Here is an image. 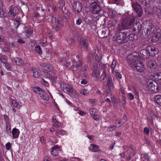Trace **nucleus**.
Segmentation results:
<instances>
[{"mask_svg": "<svg viewBox=\"0 0 161 161\" xmlns=\"http://www.w3.org/2000/svg\"><path fill=\"white\" fill-rule=\"evenodd\" d=\"M82 22L81 20L80 19H78L76 21V24L77 25H80Z\"/></svg>", "mask_w": 161, "mask_h": 161, "instance_id": "nucleus-59", "label": "nucleus"}, {"mask_svg": "<svg viewBox=\"0 0 161 161\" xmlns=\"http://www.w3.org/2000/svg\"><path fill=\"white\" fill-rule=\"evenodd\" d=\"M144 132L145 134H146L147 136L149 135L150 130L148 127H146L144 129Z\"/></svg>", "mask_w": 161, "mask_h": 161, "instance_id": "nucleus-45", "label": "nucleus"}, {"mask_svg": "<svg viewBox=\"0 0 161 161\" xmlns=\"http://www.w3.org/2000/svg\"><path fill=\"white\" fill-rule=\"evenodd\" d=\"M33 91L36 93L40 94L43 90L41 88L39 87H36L34 88L33 89Z\"/></svg>", "mask_w": 161, "mask_h": 161, "instance_id": "nucleus-31", "label": "nucleus"}, {"mask_svg": "<svg viewBox=\"0 0 161 161\" xmlns=\"http://www.w3.org/2000/svg\"><path fill=\"white\" fill-rule=\"evenodd\" d=\"M127 34L125 32H119L116 33L113 37L114 42H117L119 44L127 42L126 37Z\"/></svg>", "mask_w": 161, "mask_h": 161, "instance_id": "nucleus-3", "label": "nucleus"}, {"mask_svg": "<svg viewBox=\"0 0 161 161\" xmlns=\"http://www.w3.org/2000/svg\"><path fill=\"white\" fill-rule=\"evenodd\" d=\"M107 86L110 91H111V90L113 89L114 88V86L112 82L111 78H109L108 79L107 81Z\"/></svg>", "mask_w": 161, "mask_h": 161, "instance_id": "nucleus-19", "label": "nucleus"}, {"mask_svg": "<svg viewBox=\"0 0 161 161\" xmlns=\"http://www.w3.org/2000/svg\"><path fill=\"white\" fill-rule=\"evenodd\" d=\"M156 86L155 88L154 91H153V92L157 93L159 92L160 90V87L157 84V86L155 85Z\"/></svg>", "mask_w": 161, "mask_h": 161, "instance_id": "nucleus-50", "label": "nucleus"}, {"mask_svg": "<svg viewBox=\"0 0 161 161\" xmlns=\"http://www.w3.org/2000/svg\"><path fill=\"white\" fill-rule=\"evenodd\" d=\"M6 129L7 130V132L10 133L11 132V127L9 124H7Z\"/></svg>", "mask_w": 161, "mask_h": 161, "instance_id": "nucleus-54", "label": "nucleus"}, {"mask_svg": "<svg viewBox=\"0 0 161 161\" xmlns=\"http://www.w3.org/2000/svg\"><path fill=\"white\" fill-rule=\"evenodd\" d=\"M62 21V18L58 17L55 24L53 26V29H55L56 31H58L63 26Z\"/></svg>", "mask_w": 161, "mask_h": 161, "instance_id": "nucleus-6", "label": "nucleus"}, {"mask_svg": "<svg viewBox=\"0 0 161 161\" xmlns=\"http://www.w3.org/2000/svg\"><path fill=\"white\" fill-rule=\"evenodd\" d=\"M55 131L57 134L60 135H67V133L66 131L62 130H57Z\"/></svg>", "mask_w": 161, "mask_h": 161, "instance_id": "nucleus-27", "label": "nucleus"}, {"mask_svg": "<svg viewBox=\"0 0 161 161\" xmlns=\"http://www.w3.org/2000/svg\"><path fill=\"white\" fill-rule=\"evenodd\" d=\"M31 70L32 71L33 76L34 77L38 78L40 77V73L39 69L37 68H32Z\"/></svg>", "mask_w": 161, "mask_h": 161, "instance_id": "nucleus-17", "label": "nucleus"}, {"mask_svg": "<svg viewBox=\"0 0 161 161\" xmlns=\"http://www.w3.org/2000/svg\"><path fill=\"white\" fill-rule=\"evenodd\" d=\"M5 146L7 149L8 150H9L11 148V145L10 142H8V143L6 144Z\"/></svg>", "mask_w": 161, "mask_h": 161, "instance_id": "nucleus-52", "label": "nucleus"}, {"mask_svg": "<svg viewBox=\"0 0 161 161\" xmlns=\"http://www.w3.org/2000/svg\"><path fill=\"white\" fill-rule=\"evenodd\" d=\"M5 17V13L3 11L2 8L0 9V17L4 18Z\"/></svg>", "mask_w": 161, "mask_h": 161, "instance_id": "nucleus-49", "label": "nucleus"}, {"mask_svg": "<svg viewBox=\"0 0 161 161\" xmlns=\"http://www.w3.org/2000/svg\"><path fill=\"white\" fill-rule=\"evenodd\" d=\"M12 104L14 108L17 107L18 105V103L15 100H13L12 101Z\"/></svg>", "mask_w": 161, "mask_h": 161, "instance_id": "nucleus-48", "label": "nucleus"}, {"mask_svg": "<svg viewBox=\"0 0 161 161\" xmlns=\"http://www.w3.org/2000/svg\"><path fill=\"white\" fill-rule=\"evenodd\" d=\"M18 9L16 7H15L13 8H11L10 9L9 13L10 14L12 18H14L16 15V14L17 13Z\"/></svg>", "mask_w": 161, "mask_h": 161, "instance_id": "nucleus-20", "label": "nucleus"}, {"mask_svg": "<svg viewBox=\"0 0 161 161\" xmlns=\"http://www.w3.org/2000/svg\"><path fill=\"white\" fill-rule=\"evenodd\" d=\"M50 159L48 156L44 158V161H50Z\"/></svg>", "mask_w": 161, "mask_h": 161, "instance_id": "nucleus-63", "label": "nucleus"}, {"mask_svg": "<svg viewBox=\"0 0 161 161\" xmlns=\"http://www.w3.org/2000/svg\"><path fill=\"white\" fill-rule=\"evenodd\" d=\"M82 65V62L80 61H79L76 63V64L72 65L71 66V68L73 71H76L78 69L79 67H81Z\"/></svg>", "mask_w": 161, "mask_h": 161, "instance_id": "nucleus-15", "label": "nucleus"}, {"mask_svg": "<svg viewBox=\"0 0 161 161\" xmlns=\"http://www.w3.org/2000/svg\"><path fill=\"white\" fill-rule=\"evenodd\" d=\"M93 118L94 119L97 121L101 120L102 119V117L98 115H94L93 116Z\"/></svg>", "mask_w": 161, "mask_h": 161, "instance_id": "nucleus-43", "label": "nucleus"}, {"mask_svg": "<svg viewBox=\"0 0 161 161\" xmlns=\"http://www.w3.org/2000/svg\"><path fill=\"white\" fill-rule=\"evenodd\" d=\"M79 114L81 115V116H84L86 114V113L83 111H80L79 112Z\"/></svg>", "mask_w": 161, "mask_h": 161, "instance_id": "nucleus-62", "label": "nucleus"}, {"mask_svg": "<svg viewBox=\"0 0 161 161\" xmlns=\"http://www.w3.org/2000/svg\"><path fill=\"white\" fill-rule=\"evenodd\" d=\"M80 92L81 94L85 96L87 95L89 93L88 91L84 89H81Z\"/></svg>", "mask_w": 161, "mask_h": 161, "instance_id": "nucleus-35", "label": "nucleus"}, {"mask_svg": "<svg viewBox=\"0 0 161 161\" xmlns=\"http://www.w3.org/2000/svg\"><path fill=\"white\" fill-rule=\"evenodd\" d=\"M128 95L130 100H132L134 99V95L131 93H128Z\"/></svg>", "mask_w": 161, "mask_h": 161, "instance_id": "nucleus-53", "label": "nucleus"}, {"mask_svg": "<svg viewBox=\"0 0 161 161\" xmlns=\"http://www.w3.org/2000/svg\"><path fill=\"white\" fill-rule=\"evenodd\" d=\"M155 85L157 86V83L156 82H150L147 85L146 90L148 91L153 92V91H154L155 88L156 86Z\"/></svg>", "mask_w": 161, "mask_h": 161, "instance_id": "nucleus-10", "label": "nucleus"}, {"mask_svg": "<svg viewBox=\"0 0 161 161\" xmlns=\"http://www.w3.org/2000/svg\"><path fill=\"white\" fill-rule=\"evenodd\" d=\"M111 99L113 104H117V99L114 96L112 97Z\"/></svg>", "mask_w": 161, "mask_h": 161, "instance_id": "nucleus-47", "label": "nucleus"}, {"mask_svg": "<svg viewBox=\"0 0 161 161\" xmlns=\"http://www.w3.org/2000/svg\"><path fill=\"white\" fill-rule=\"evenodd\" d=\"M116 125H112L109 126L108 127V129L110 131H112L114 130L116 128Z\"/></svg>", "mask_w": 161, "mask_h": 161, "instance_id": "nucleus-44", "label": "nucleus"}, {"mask_svg": "<svg viewBox=\"0 0 161 161\" xmlns=\"http://www.w3.org/2000/svg\"><path fill=\"white\" fill-rule=\"evenodd\" d=\"M61 89L63 91L70 96H76L77 94V92L74 90L72 86L65 83H62L61 84Z\"/></svg>", "mask_w": 161, "mask_h": 161, "instance_id": "nucleus-4", "label": "nucleus"}, {"mask_svg": "<svg viewBox=\"0 0 161 161\" xmlns=\"http://www.w3.org/2000/svg\"><path fill=\"white\" fill-rule=\"evenodd\" d=\"M4 64L5 68L8 70L11 71L12 70V67L7 62L6 63H5V64Z\"/></svg>", "mask_w": 161, "mask_h": 161, "instance_id": "nucleus-41", "label": "nucleus"}, {"mask_svg": "<svg viewBox=\"0 0 161 161\" xmlns=\"http://www.w3.org/2000/svg\"><path fill=\"white\" fill-rule=\"evenodd\" d=\"M79 44L85 48H86L88 46V41L86 39L84 38H81L80 39Z\"/></svg>", "mask_w": 161, "mask_h": 161, "instance_id": "nucleus-14", "label": "nucleus"}, {"mask_svg": "<svg viewBox=\"0 0 161 161\" xmlns=\"http://www.w3.org/2000/svg\"><path fill=\"white\" fill-rule=\"evenodd\" d=\"M113 74L115 75L117 79H120L122 77L121 75L119 72H116L115 71V73Z\"/></svg>", "mask_w": 161, "mask_h": 161, "instance_id": "nucleus-46", "label": "nucleus"}, {"mask_svg": "<svg viewBox=\"0 0 161 161\" xmlns=\"http://www.w3.org/2000/svg\"><path fill=\"white\" fill-rule=\"evenodd\" d=\"M133 9L138 14L139 16H140L142 12V10L140 4L137 3H131Z\"/></svg>", "mask_w": 161, "mask_h": 161, "instance_id": "nucleus-7", "label": "nucleus"}, {"mask_svg": "<svg viewBox=\"0 0 161 161\" xmlns=\"http://www.w3.org/2000/svg\"><path fill=\"white\" fill-rule=\"evenodd\" d=\"M99 147L98 146L92 144H91L90 148V149L92 150V151L95 152L100 151L99 150Z\"/></svg>", "mask_w": 161, "mask_h": 161, "instance_id": "nucleus-22", "label": "nucleus"}, {"mask_svg": "<svg viewBox=\"0 0 161 161\" xmlns=\"http://www.w3.org/2000/svg\"><path fill=\"white\" fill-rule=\"evenodd\" d=\"M72 6L75 13H78L80 12L82 10V4L79 2H75L73 4Z\"/></svg>", "mask_w": 161, "mask_h": 161, "instance_id": "nucleus-9", "label": "nucleus"}, {"mask_svg": "<svg viewBox=\"0 0 161 161\" xmlns=\"http://www.w3.org/2000/svg\"><path fill=\"white\" fill-rule=\"evenodd\" d=\"M118 124L119 125V126H118V127L122 125V122L121 121H119L118 122H115V125L117 126H118Z\"/></svg>", "mask_w": 161, "mask_h": 161, "instance_id": "nucleus-61", "label": "nucleus"}, {"mask_svg": "<svg viewBox=\"0 0 161 161\" xmlns=\"http://www.w3.org/2000/svg\"><path fill=\"white\" fill-rule=\"evenodd\" d=\"M18 41V42L20 44L24 43L25 42V41L22 39H19Z\"/></svg>", "mask_w": 161, "mask_h": 161, "instance_id": "nucleus-58", "label": "nucleus"}, {"mask_svg": "<svg viewBox=\"0 0 161 161\" xmlns=\"http://www.w3.org/2000/svg\"><path fill=\"white\" fill-rule=\"evenodd\" d=\"M42 82L43 85H44L45 86L47 87L49 86V85L48 83L46 81H45L43 79L42 80Z\"/></svg>", "mask_w": 161, "mask_h": 161, "instance_id": "nucleus-55", "label": "nucleus"}, {"mask_svg": "<svg viewBox=\"0 0 161 161\" xmlns=\"http://www.w3.org/2000/svg\"><path fill=\"white\" fill-rule=\"evenodd\" d=\"M35 50L37 53L39 54L42 53V49L40 46L39 45H37L35 47Z\"/></svg>", "mask_w": 161, "mask_h": 161, "instance_id": "nucleus-42", "label": "nucleus"}, {"mask_svg": "<svg viewBox=\"0 0 161 161\" xmlns=\"http://www.w3.org/2000/svg\"><path fill=\"white\" fill-rule=\"evenodd\" d=\"M65 101L66 103L69 105H72V103L69 101L67 99H65Z\"/></svg>", "mask_w": 161, "mask_h": 161, "instance_id": "nucleus-64", "label": "nucleus"}, {"mask_svg": "<svg viewBox=\"0 0 161 161\" xmlns=\"http://www.w3.org/2000/svg\"><path fill=\"white\" fill-rule=\"evenodd\" d=\"M135 36L134 34H130L126 37V39H127V42L129 40L133 41L135 39Z\"/></svg>", "mask_w": 161, "mask_h": 161, "instance_id": "nucleus-28", "label": "nucleus"}, {"mask_svg": "<svg viewBox=\"0 0 161 161\" xmlns=\"http://www.w3.org/2000/svg\"><path fill=\"white\" fill-rule=\"evenodd\" d=\"M107 77V75L106 74L105 70L103 69V72L101 76V78L103 80L106 81V78Z\"/></svg>", "mask_w": 161, "mask_h": 161, "instance_id": "nucleus-34", "label": "nucleus"}, {"mask_svg": "<svg viewBox=\"0 0 161 161\" xmlns=\"http://www.w3.org/2000/svg\"><path fill=\"white\" fill-rule=\"evenodd\" d=\"M33 32V30L31 28H27L25 30V34L27 37H29Z\"/></svg>", "mask_w": 161, "mask_h": 161, "instance_id": "nucleus-25", "label": "nucleus"}, {"mask_svg": "<svg viewBox=\"0 0 161 161\" xmlns=\"http://www.w3.org/2000/svg\"><path fill=\"white\" fill-rule=\"evenodd\" d=\"M142 156V158L144 161H148L150 159V156L148 154H145Z\"/></svg>", "mask_w": 161, "mask_h": 161, "instance_id": "nucleus-33", "label": "nucleus"}, {"mask_svg": "<svg viewBox=\"0 0 161 161\" xmlns=\"http://www.w3.org/2000/svg\"><path fill=\"white\" fill-rule=\"evenodd\" d=\"M161 36V33L159 32H157L155 33L153 36L152 40L153 42H156L158 41L160 37Z\"/></svg>", "mask_w": 161, "mask_h": 161, "instance_id": "nucleus-18", "label": "nucleus"}, {"mask_svg": "<svg viewBox=\"0 0 161 161\" xmlns=\"http://www.w3.org/2000/svg\"><path fill=\"white\" fill-rule=\"evenodd\" d=\"M101 10L100 6L96 2H94L92 3L91 10L93 14H98Z\"/></svg>", "mask_w": 161, "mask_h": 161, "instance_id": "nucleus-5", "label": "nucleus"}, {"mask_svg": "<svg viewBox=\"0 0 161 161\" xmlns=\"http://www.w3.org/2000/svg\"><path fill=\"white\" fill-rule=\"evenodd\" d=\"M116 65V61L114 60H113L112 64L111 65V68L112 69V72L113 74L115 73V68Z\"/></svg>", "mask_w": 161, "mask_h": 161, "instance_id": "nucleus-30", "label": "nucleus"}, {"mask_svg": "<svg viewBox=\"0 0 161 161\" xmlns=\"http://www.w3.org/2000/svg\"><path fill=\"white\" fill-rule=\"evenodd\" d=\"M148 27L147 28L146 30V37H148L150 34L152 29L153 28L154 25L151 23H150L148 24Z\"/></svg>", "mask_w": 161, "mask_h": 161, "instance_id": "nucleus-21", "label": "nucleus"}, {"mask_svg": "<svg viewBox=\"0 0 161 161\" xmlns=\"http://www.w3.org/2000/svg\"><path fill=\"white\" fill-rule=\"evenodd\" d=\"M58 4L61 8H63L64 6L65 2L64 0H59Z\"/></svg>", "mask_w": 161, "mask_h": 161, "instance_id": "nucleus-37", "label": "nucleus"}, {"mask_svg": "<svg viewBox=\"0 0 161 161\" xmlns=\"http://www.w3.org/2000/svg\"><path fill=\"white\" fill-rule=\"evenodd\" d=\"M133 93L135 94L136 98L137 99H139V93L138 91L136 89H133Z\"/></svg>", "mask_w": 161, "mask_h": 161, "instance_id": "nucleus-40", "label": "nucleus"}, {"mask_svg": "<svg viewBox=\"0 0 161 161\" xmlns=\"http://www.w3.org/2000/svg\"><path fill=\"white\" fill-rule=\"evenodd\" d=\"M60 148V147L58 146H56L53 147L52 148L51 150V154L54 156H57L58 155L59 152V149Z\"/></svg>", "mask_w": 161, "mask_h": 161, "instance_id": "nucleus-12", "label": "nucleus"}, {"mask_svg": "<svg viewBox=\"0 0 161 161\" xmlns=\"http://www.w3.org/2000/svg\"><path fill=\"white\" fill-rule=\"evenodd\" d=\"M154 77L157 81L161 80V73H155L154 75Z\"/></svg>", "mask_w": 161, "mask_h": 161, "instance_id": "nucleus-32", "label": "nucleus"}, {"mask_svg": "<svg viewBox=\"0 0 161 161\" xmlns=\"http://www.w3.org/2000/svg\"><path fill=\"white\" fill-rule=\"evenodd\" d=\"M155 62L154 61H149L147 64V65L150 68H154L155 67Z\"/></svg>", "mask_w": 161, "mask_h": 161, "instance_id": "nucleus-29", "label": "nucleus"}, {"mask_svg": "<svg viewBox=\"0 0 161 161\" xmlns=\"http://www.w3.org/2000/svg\"><path fill=\"white\" fill-rule=\"evenodd\" d=\"M150 55V52L148 50L147 48L146 49H142L140 51V56L142 59L148 58Z\"/></svg>", "mask_w": 161, "mask_h": 161, "instance_id": "nucleus-8", "label": "nucleus"}, {"mask_svg": "<svg viewBox=\"0 0 161 161\" xmlns=\"http://www.w3.org/2000/svg\"><path fill=\"white\" fill-rule=\"evenodd\" d=\"M14 61L18 65H23L24 64V62L23 60L19 59L18 58H14Z\"/></svg>", "mask_w": 161, "mask_h": 161, "instance_id": "nucleus-26", "label": "nucleus"}, {"mask_svg": "<svg viewBox=\"0 0 161 161\" xmlns=\"http://www.w3.org/2000/svg\"><path fill=\"white\" fill-rule=\"evenodd\" d=\"M93 77L96 78H98L100 75L99 69L98 66L97 65L94 66L93 72L92 74Z\"/></svg>", "mask_w": 161, "mask_h": 161, "instance_id": "nucleus-11", "label": "nucleus"}, {"mask_svg": "<svg viewBox=\"0 0 161 161\" xmlns=\"http://www.w3.org/2000/svg\"><path fill=\"white\" fill-rule=\"evenodd\" d=\"M1 61L4 64H5V63H6L7 62V60L3 57H2L0 59Z\"/></svg>", "mask_w": 161, "mask_h": 161, "instance_id": "nucleus-57", "label": "nucleus"}, {"mask_svg": "<svg viewBox=\"0 0 161 161\" xmlns=\"http://www.w3.org/2000/svg\"><path fill=\"white\" fill-rule=\"evenodd\" d=\"M135 19L132 16L129 15L128 13L124 14L122 19V25L123 28L127 29L134 22Z\"/></svg>", "mask_w": 161, "mask_h": 161, "instance_id": "nucleus-2", "label": "nucleus"}, {"mask_svg": "<svg viewBox=\"0 0 161 161\" xmlns=\"http://www.w3.org/2000/svg\"><path fill=\"white\" fill-rule=\"evenodd\" d=\"M138 55L136 53H133L128 56L129 65L134 70L139 72L144 71L145 67L143 63L139 61Z\"/></svg>", "mask_w": 161, "mask_h": 161, "instance_id": "nucleus-1", "label": "nucleus"}, {"mask_svg": "<svg viewBox=\"0 0 161 161\" xmlns=\"http://www.w3.org/2000/svg\"><path fill=\"white\" fill-rule=\"evenodd\" d=\"M40 140L41 142L43 143H45V138L44 137L42 136L40 138Z\"/></svg>", "mask_w": 161, "mask_h": 161, "instance_id": "nucleus-60", "label": "nucleus"}, {"mask_svg": "<svg viewBox=\"0 0 161 161\" xmlns=\"http://www.w3.org/2000/svg\"><path fill=\"white\" fill-rule=\"evenodd\" d=\"M147 49L150 52V55L152 56H155L157 53V49L153 46H149Z\"/></svg>", "mask_w": 161, "mask_h": 161, "instance_id": "nucleus-13", "label": "nucleus"}, {"mask_svg": "<svg viewBox=\"0 0 161 161\" xmlns=\"http://www.w3.org/2000/svg\"><path fill=\"white\" fill-rule=\"evenodd\" d=\"M155 101L158 105L161 106V95H158L155 97Z\"/></svg>", "mask_w": 161, "mask_h": 161, "instance_id": "nucleus-23", "label": "nucleus"}, {"mask_svg": "<svg viewBox=\"0 0 161 161\" xmlns=\"http://www.w3.org/2000/svg\"><path fill=\"white\" fill-rule=\"evenodd\" d=\"M64 66L66 68H68L70 65V62H67L64 63Z\"/></svg>", "mask_w": 161, "mask_h": 161, "instance_id": "nucleus-56", "label": "nucleus"}, {"mask_svg": "<svg viewBox=\"0 0 161 161\" xmlns=\"http://www.w3.org/2000/svg\"><path fill=\"white\" fill-rule=\"evenodd\" d=\"M64 16L65 18H68L70 16L71 13L70 12L67 11L66 13L64 12Z\"/></svg>", "mask_w": 161, "mask_h": 161, "instance_id": "nucleus-51", "label": "nucleus"}, {"mask_svg": "<svg viewBox=\"0 0 161 161\" xmlns=\"http://www.w3.org/2000/svg\"><path fill=\"white\" fill-rule=\"evenodd\" d=\"M124 149L127 150V151L130 153H132L134 151V149L131 147H129L126 146L124 147Z\"/></svg>", "mask_w": 161, "mask_h": 161, "instance_id": "nucleus-36", "label": "nucleus"}, {"mask_svg": "<svg viewBox=\"0 0 161 161\" xmlns=\"http://www.w3.org/2000/svg\"><path fill=\"white\" fill-rule=\"evenodd\" d=\"M41 66L44 67V69L45 70L50 71L52 70V69H49V66L45 64L42 63L41 64Z\"/></svg>", "mask_w": 161, "mask_h": 161, "instance_id": "nucleus-38", "label": "nucleus"}, {"mask_svg": "<svg viewBox=\"0 0 161 161\" xmlns=\"http://www.w3.org/2000/svg\"><path fill=\"white\" fill-rule=\"evenodd\" d=\"M39 95L43 99L48 101L49 99V97L47 94L43 91Z\"/></svg>", "mask_w": 161, "mask_h": 161, "instance_id": "nucleus-24", "label": "nucleus"}, {"mask_svg": "<svg viewBox=\"0 0 161 161\" xmlns=\"http://www.w3.org/2000/svg\"><path fill=\"white\" fill-rule=\"evenodd\" d=\"M97 109L94 108H90L89 110V112L91 115H94L97 112Z\"/></svg>", "mask_w": 161, "mask_h": 161, "instance_id": "nucleus-39", "label": "nucleus"}, {"mask_svg": "<svg viewBox=\"0 0 161 161\" xmlns=\"http://www.w3.org/2000/svg\"><path fill=\"white\" fill-rule=\"evenodd\" d=\"M19 133V131L18 129L15 128H14L12 131V134L13 138L14 139L18 138Z\"/></svg>", "mask_w": 161, "mask_h": 161, "instance_id": "nucleus-16", "label": "nucleus"}]
</instances>
